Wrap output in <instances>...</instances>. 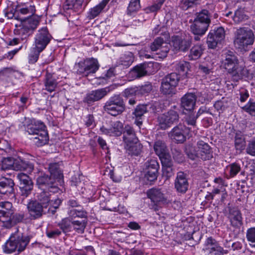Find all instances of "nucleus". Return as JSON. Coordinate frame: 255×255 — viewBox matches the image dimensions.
I'll return each instance as SVG.
<instances>
[{
	"label": "nucleus",
	"instance_id": "nucleus-35",
	"mask_svg": "<svg viewBox=\"0 0 255 255\" xmlns=\"http://www.w3.org/2000/svg\"><path fill=\"white\" fill-rule=\"evenodd\" d=\"M148 105H139L136 106L133 113L136 118L134 121V124L139 128L140 126L142 124V116L148 111Z\"/></svg>",
	"mask_w": 255,
	"mask_h": 255
},
{
	"label": "nucleus",
	"instance_id": "nucleus-38",
	"mask_svg": "<svg viewBox=\"0 0 255 255\" xmlns=\"http://www.w3.org/2000/svg\"><path fill=\"white\" fill-rule=\"evenodd\" d=\"M25 217L23 212H20L14 213L10 217L9 220L5 221V227L6 228H10L17 223H20L23 221Z\"/></svg>",
	"mask_w": 255,
	"mask_h": 255
},
{
	"label": "nucleus",
	"instance_id": "nucleus-30",
	"mask_svg": "<svg viewBox=\"0 0 255 255\" xmlns=\"http://www.w3.org/2000/svg\"><path fill=\"white\" fill-rule=\"evenodd\" d=\"M239 62L237 56L234 53L228 51L225 53V59L223 61L222 64L223 67L229 72Z\"/></svg>",
	"mask_w": 255,
	"mask_h": 255
},
{
	"label": "nucleus",
	"instance_id": "nucleus-22",
	"mask_svg": "<svg viewBox=\"0 0 255 255\" xmlns=\"http://www.w3.org/2000/svg\"><path fill=\"white\" fill-rule=\"evenodd\" d=\"M198 158L203 160H208L213 157L212 148L207 143L202 140H199L197 143Z\"/></svg>",
	"mask_w": 255,
	"mask_h": 255
},
{
	"label": "nucleus",
	"instance_id": "nucleus-37",
	"mask_svg": "<svg viewBox=\"0 0 255 255\" xmlns=\"http://www.w3.org/2000/svg\"><path fill=\"white\" fill-rule=\"evenodd\" d=\"M125 148L127 153L131 155L137 156L140 154L142 145L139 142V140L134 142H130L125 144Z\"/></svg>",
	"mask_w": 255,
	"mask_h": 255
},
{
	"label": "nucleus",
	"instance_id": "nucleus-36",
	"mask_svg": "<svg viewBox=\"0 0 255 255\" xmlns=\"http://www.w3.org/2000/svg\"><path fill=\"white\" fill-rule=\"evenodd\" d=\"M68 217L71 220L88 219V212L83 208L81 209H69L68 211Z\"/></svg>",
	"mask_w": 255,
	"mask_h": 255
},
{
	"label": "nucleus",
	"instance_id": "nucleus-14",
	"mask_svg": "<svg viewBox=\"0 0 255 255\" xmlns=\"http://www.w3.org/2000/svg\"><path fill=\"white\" fill-rule=\"evenodd\" d=\"M153 63H143L134 66L129 72V76L133 79L140 78L153 73Z\"/></svg>",
	"mask_w": 255,
	"mask_h": 255
},
{
	"label": "nucleus",
	"instance_id": "nucleus-12",
	"mask_svg": "<svg viewBox=\"0 0 255 255\" xmlns=\"http://www.w3.org/2000/svg\"><path fill=\"white\" fill-rule=\"evenodd\" d=\"M123 130V124L120 121H109L100 128L102 133L110 136H120Z\"/></svg>",
	"mask_w": 255,
	"mask_h": 255
},
{
	"label": "nucleus",
	"instance_id": "nucleus-42",
	"mask_svg": "<svg viewBox=\"0 0 255 255\" xmlns=\"http://www.w3.org/2000/svg\"><path fill=\"white\" fill-rule=\"evenodd\" d=\"M71 220L68 217L62 219L57 224L59 229L65 234H67L72 231Z\"/></svg>",
	"mask_w": 255,
	"mask_h": 255
},
{
	"label": "nucleus",
	"instance_id": "nucleus-43",
	"mask_svg": "<svg viewBox=\"0 0 255 255\" xmlns=\"http://www.w3.org/2000/svg\"><path fill=\"white\" fill-rule=\"evenodd\" d=\"M58 85L56 80L50 74H47L44 81L45 90L49 92L55 90Z\"/></svg>",
	"mask_w": 255,
	"mask_h": 255
},
{
	"label": "nucleus",
	"instance_id": "nucleus-49",
	"mask_svg": "<svg viewBox=\"0 0 255 255\" xmlns=\"http://www.w3.org/2000/svg\"><path fill=\"white\" fill-rule=\"evenodd\" d=\"M43 50L35 46L32 47L28 57V63L30 64L36 63L38 59L40 53Z\"/></svg>",
	"mask_w": 255,
	"mask_h": 255
},
{
	"label": "nucleus",
	"instance_id": "nucleus-59",
	"mask_svg": "<svg viewBox=\"0 0 255 255\" xmlns=\"http://www.w3.org/2000/svg\"><path fill=\"white\" fill-rule=\"evenodd\" d=\"M16 177L19 181V185L33 183L31 178L27 174L24 173L17 174Z\"/></svg>",
	"mask_w": 255,
	"mask_h": 255
},
{
	"label": "nucleus",
	"instance_id": "nucleus-56",
	"mask_svg": "<svg viewBox=\"0 0 255 255\" xmlns=\"http://www.w3.org/2000/svg\"><path fill=\"white\" fill-rule=\"evenodd\" d=\"M62 231L58 228L49 227L46 231V236L49 239H56L61 236Z\"/></svg>",
	"mask_w": 255,
	"mask_h": 255
},
{
	"label": "nucleus",
	"instance_id": "nucleus-39",
	"mask_svg": "<svg viewBox=\"0 0 255 255\" xmlns=\"http://www.w3.org/2000/svg\"><path fill=\"white\" fill-rule=\"evenodd\" d=\"M72 229L78 234H83L88 224V219L72 220Z\"/></svg>",
	"mask_w": 255,
	"mask_h": 255
},
{
	"label": "nucleus",
	"instance_id": "nucleus-21",
	"mask_svg": "<svg viewBox=\"0 0 255 255\" xmlns=\"http://www.w3.org/2000/svg\"><path fill=\"white\" fill-rule=\"evenodd\" d=\"M14 182L9 178H0V194L8 197L14 196Z\"/></svg>",
	"mask_w": 255,
	"mask_h": 255
},
{
	"label": "nucleus",
	"instance_id": "nucleus-51",
	"mask_svg": "<svg viewBox=\"0 0 255 255\" xmlns=\"http://www.w3.org/2000/svg\"><path fill=\"white\" fill-rule=\"evenodd\" d=\"M15 159V158L10 157L3 158L1 161V170L3 171L12 169L14 170Z\"/></svg>",
	"mask_w": 255,
	"mask_h": 255
},
{
	"label": "nucleus",
	"instance_id": "nucleus-19",
	"mask_svg": "<svg viewBox=\"0 0 255 255\" xmlns=\"http://www.w3.org/2000/svg\"><path fill=\"white\" fill-rule=\"evenodd\" d=\"M112 90V89L110 87H107L92 91L86 95L84 99V102L88 104H91L94 102L99 101L107 96Z\"/></svg>",
	"mask_w": 255,
	"mask_h": 255
},
{
	"label": "nucleus",
	"instance_id": "nucleus-7",
	"mask_svg": "<svg viewBox=\"0 0 255 255\" xmlns=\"http://www.w3.org/2000/svg\"><path fill=\"white\" fill-rule=\"evenodd\" d=\"M99 67L98 60L94 58H90L75 63L74 69L78 74L87 77L91 74L96 73Z\"/></svg>",
	"mask_w": 255,
	"mask_h": 255
},
{
	"label": "nucleus",
	"instance_id": "nucleus-4",
	"mask_svg": "<svg viewBox=\"0 0 255 255\" xmlns=\"http://www.w3.org/2000/svg\"><path fill=\"white\" fill-rule=\"evenodd\" d=\"M211 23V16L209 11L203 9L196 14L192 24L190 25L191 31L194 35H204Z\"/></svg>",
	"mask_w": 255,
	"mask_h": 255
},
{
	"label": "nucleus",
	"instance_id": "nucleus-1",
	"mask_svg": "<svg viewBox=\"0 0 255 255\" xmlns=\"http://www.w3.org/2000/svg\"><path fill=\"white\" fill-rule=\"evenodd\" d=\"M22 123L26 128V131L29 134L33 135V141L37 146H42L46 144L49 140L48 131L43 122L24 117Z\"/></svg>",
	"mask_w": 255,
	"mask_h": 255
},
{
	"label": "nucleus",
	"instance_id": "nucleus-15",
	"mask_svg": "<svg viewBox=\"0 0 255 255\" xmlns=\"http://www.w3.org/2000/svg\"><path fill=\"white\" fill-rule=\"evenodd\" d=\"M16 20H23L24 18L33 16L36 12L34 5L28 2H21L15 5Z\"/></svg>",
	"mask_w": 255,
	"mask_h": 255
},
{
	"label": "nucleus",
	"instance_id": "nucleus-60",
	"mask_svg": "<svg viewBox=\"0 0 255 255\" xmlns=\"http://www.w3.org/2000/svg\"><path fill=\"white\" fill-rule=\"evenodd\" d=\"M246 237L249 245L255 248V228H251L247 231Z\"/></svg>",
	"mask_w": 255,
	"mask_h": 255
},
{
	"label": "nucleus",
	"instance_id": "nucleus-40",
	"mask_svg": "<svg viewBox=\"0 0 255 255\" xmlns=\"http://www.w3.org/2000/svg\"><path fill=\"white\" fill-rule=\"evenodd\" d=\"M153 149L155 153L159 157H162L167 153V148L165 143L160 140L155 141L153 145Z\"/></svg>",
	"mask_w": 255,
	"mask_h": 255
},
{
	"label": "nucleus",
	"instance_id": "nucleus-44",
	"mask_svg": "<svg viewBox=\"0 0 255 255\" xmlns=\"http://www.w3.org/2000/svg\"><path fill=\"white\" fill-rule=\"evenodd\" d=\"M203 46L201 44H197L193 46L188 55L189 60H195L199 59L203 54Z\"/></svg>",
	"mask_w": 255,
	"mask_h": 255
},
{
	"label": "nucleus",
	"instance_id": "nucleus-34",
	"mask_svg": "<svg viewBox=\"0 0 255 255\" xmlns=\"http://www.w3.org/2000/svg\"><path fill=\"white\" fill-rule=\"evenodd\" d=\"M48 190H43L38 193L37 199H35L41 206H42L45 209L49 207L50 203L52 202V195Z\"/></svg>",
	"mask_w": 255,
	"mask_h": 255
},
{
	"label": "nucleus",
	"instance_id": "nucleus-57",
	"mask_svg": "<svg viewBox=\"0 0 255 255\" xmlns=\"http://www.w3.org/2000/svg\"><path fill=\"white\" fill-rule=\"evenodd\" d=\"M227 169L229 170L230 177H234L241 171V167L239 163L234 162L229 164Z\"/></svg>",
	"mask_w": 255,
	"mask_h": 255
},
{
	"label": "nucleus",
	"instance_id": "nucleus-58",
	"mask_svg": "<svg viewBox=\"0 0 255 255\" xmlns=\"http://www.w3.org/2000/svg\"><path fill=\"white\" fill-rule=\"evenodd\" d=\"M164 1L165 0H156L153 4L145 9L146 12L150 13L157 11L160 9Z\"/></svg>",
	"mask_w": 255,
	"mask_h": 255
},
{
	"label": "nucleus",
	"instance_id": "nucleus-63",
	"mask_svg": "<svg viewBox=\"0 0 255 255\" xmlns=\"http://www.w3.org/2000/svg\"><path fill=\"white\" fill-rule=\"evenodd\" d=\"M164 43V40L162 38L157 37L150 45V49L152 51H157L161 48L162 45Z\"/></svg>",
	"mask_w": 255,
	"mask_h": 255
},
{
	"label": "nucleus",
	"instance_id": "nucleus-50",
	"mask_svg": "<svg viewBox=\"0 0 255 255\" xmlns=\"http://www.w3.org/2000/svg\"><path fill=\"white\" fill-rule=\"evenodd\" d=\"M196 120L197 117L194 115H190L185 120V122L187 125L186 128L191 132H194L196 130Z\"/></svg>",
	"mask_w": 255,
	"mask_h": 255
},
{
	"label": "nucleus",
	"instance_id": "nucleus-61",
	"mask_svg": "<svg viewBox=\"0 0 255 255\" xmlns=\"http://www.w3.org/2000/svg\"><path fill=\"white\" fill-rule=\"evenodd\" d=\"M246 152L251 156H255V138H253L248 141L246 145Z\"/></svg>",
	"mask_w": 255,
	"mask_h": 255
},
{
	"label": "nucleus",
	"instance_id": "nucleus-46",
	"mask_svg": "<svg viewBox=\"0 0 255 255\" xmlns=\"http://www.w3.org/2000/svg\"><path fill=\"white\" fill-rule=\"evenodd\" d=\"M189 63L185 61H181L175 65V70L178 72V75L181 77L186 76L189 70Z\"/></svg>",
	"mask_w": 255,
	"mask_h": 255
},
{
	"label": "nucleus",
	"instance_id": "nucleus-64",
	"mask_svg": "<svg viewBox=\"0 0 255 255\" xmlns=\"http://www.w3.org/2000/svg\"><path fill=\"white\" fill-rule=\"evenodd\" d=\"M62 203V200L59 198H56L53 200L52 198V202L49 205V210H51L52 214H54L57 209Z\"/></svg>",
	"mask_w": 255,
	"mask_h": 255
},
{
	"label": "nucleus",
	"instance_id": "nucleus-32",
	"mask_svg": "<svg viewBox=\"0 0 255 255\" xmlns=\"http://www.w3.org/2000/svg\"><path fill=\"white\" fill-rule=\"evenodd\" d=\"M123 139L124 143L134 142L138 140L134 128L128 125H127L123 127L122 132Z\"/></svg>",
	"mask_w": 255,
	"mask_h": 255
},
{
	"label": "nucleus",
	"instance_id": "nucleus-33",
	"mask_svg": "<svg viewBox=\"0 0 255 255\" xmlns=\"http://www.w3.org/2000/svg\"><path fill=\"white\" fill-rule=\"evenodd\" d=\"M34 169V165L27 160L21 158H17L15 159L14 170L16 171H26L29 173L31 172Z\"/></svg>",
	"mask_w": 255,
	"mask_h": 255
},
{
	"label": "nucleus",
	"instance_id": "nucleus-41",
	"mask_svg": "<svg viewBox=\"0 0 255 255\" xmlns=\"http://www.w3.org/2000/svg\"><path fill=\"white\" fill-rule=\"evenodd\" d=\"M84 0H66L65 8L73 9L76 12L83 10V3Z\"/></svg>",
	"mask_w": 255,
	"mask_h": 255
},
{
	"label": "nucleus",
	"instance_id": "nucleus-16",
	"mask_svg": "<svg viewBox=\"0 0 255 255\" xmlns=\"http://www.w3.org/2000/svg\"><path fill=\"white\" fill-rule=\"evenodd\" d=\"M29 218L31 220L40 219L46 214V209L35 200H30L27 204Z\"/></svg>",
	"mask_w": 255,
	"mask_h": 255
},
{
	"label": "nucleus",
	"instance_id": "nucleus-55",
	"mask_svg": "<svg viewBox=\"0 0 255 255\" xmlns=\"http://www.w3.org/2000/svg\"><path fill=\"white\" fill-rule=\"evenodd\" d=\"M138 95L148 94L152 90V85L149 82H146L144 84L137 87Z\"/></svg>",
	"mask_w": 255,
	"mask_h": 255
},
{
	"label": "nucleus",
	"instance_id": "nucleus-53",
	"mask_svg": "<svg viewBox=\"0 0 255 255\" xmlns=\"http://www.w3.org/2000/svg\"><path fill=\"white\" fill-rule=\"evenodd\" d=\"M19 188L20 196L26 198L31 194L33 188V183L19 185Z\"/></svg>",
	"mask_w": 255,
	"mask_h": 255
},
{
	"label": "nucleus",
	"instance_id": "nucleus-62",
	"mask_svg": "<svg viewBox=\"0 0 255 255\" xmlns=\"http://www.w3.org/2000/svg\"><path fill=\"white\" fill-rule=\"evenodd\" d=\"M243 109L253 116H255V102L250 99L248 103L243 107Z\"/></svg>",
	"mask_w": 255,
	"mask_h": 255
},
{
	"label": "nucleus",
	"instance_id": "nucleus-27",
	"mask_svg": "<svg viewBox=\"0 0 255 255\" xmlns=\"http://www.w3.org/2000/svg\"><path fill=\"white\" fill-rule=\"evenodd\" d=\"M228 73L234 81H238L244 77H248L249 71L244 64L239 62Z\"/></svg>",
	"mask_w": 255,
	"mask_h": 255
},
{
	"label": "nucleus",
	"instance_id": "nucleus-26",
	"mask_svg": "<svg viewBox=\"0 0 255 255\" xmlns=\"http://www.w3.org/2000/svg\"><path fill=\"white\" fill-rule=\"evenodd\" d=\"M185 129L186 126L179 124L172 129L169 133V136L177 142L183 143L186 140L184 131Z\"/></svg>",
	"mask_w": 255,
	"mask_h": 255
},
{
	"label": "nucleus",
	"instance_id": "nucleus-47",
	"mask_svg": "<svg viewBox=\"0 0 255 255\" xmlns=\"http://www.w3.org/2000/svg\"><path fill=\"white\" fill-rule=\"evenodd\" d=\"M134 57L131 52L127 53L122 55L119 59V64L127 67H129L133 62Z\"/></svg>",
	"mask_w": 255,
	"mask_h": 255
},
{
	"label": "nucleus",
	"instance_id": "nucleus-31",
	"mask_svg": "<svg viewBox=\"0 0 255 255\" xmlns=\"http://www.w3.org/2000/svg\"><path fill=\"white\" fill-rule=\"evenodd\" d=\"M228 218L231 225L235 228H239L243 224L242 214L237 208L229 209Z\"/></svg>",
	"mask_w": 255,
	"mask_h": 255
},
{
	"label": "nucleus",
	"instance_id": "nucleus-54",
	"mask_svg": "<svg viewBox=\"0 0 255 255\" xmlns=\"http://www.w3.org/2000/svg\"><path fill=\"white\" fill-rule=\"evenodd\" d=\"M248 19V16L247 15L243 9H237L235 12L233 19L236 23H239Z\"/></svg>",
	"mask_w": 255,
	"mask_h": 255
},
{
	"label": "nucleus",
	"instance_id": "nucleus-8",
	"mask_svg": "<svg viewBox=\"0 0 255 255\" xmlns=\"http://www.w3.org/2000/svg\"><path fill=\"white\" fill-rule=\"evenodd\" d=\"M180 79V76L176 73L173 72L166 75L162 80L160 90L164 95L175 93V88Z\"/></svg>",
	"mask_w": 255,
	"mask_h": 255
},
{
	"label": "nucleus",
	"instance_id": "nucleus-11",
	"mask_svg": "<svg viewBox=\"0 0 255 255\" xmlns=\"http://www.w3.org/2000/svg\"><path fill=\"white\" fill-rule=\"evenodd\" d=\"M36 184L38 187L43 190H48L52 193H56L59 190L55 178L46 174H41L37 177Z\"/></svg>",
	"mask_w": 255,
	"mask_h": 255
},
{
	"label": "nucleus",
	"instance_id": "nucleus-3",
	"mask_svg": "<svg viewBox=\"0 0 255 255\" xmlns=\"http://www.w3.org/2000/svg\"><path fill=\"white\" fill-rule=\"evenodd\" d=\"M30 238L22 233H17L10 236L3 247V251L6 254H10L16 250L18 253L23 251L29 244Z\"/></svg>",
	"mask_w": 255,
	"mask_h": 255
},
{
	"label": "nucleus",
	"instance_id": "nucleus-28",
	"mask_svg": "<svg viewBox=\"0 0 255 255\" xmlns=\"http://www.w3.org/2000/svg\"><path fill=\"white\" fill-rule=\"evenodd\" d=\"M197 100L196 95L193 93H187L181 99V107L184 110L191 111L194 109Z\"/></svg>",
	"mask_w": 255,
	"mask_h": 255
},
{
	"label": "nucleus",
	"instance_id": "nucleus-2",
	"mask_svg": "<svg viewBox=\"0 0 255 255\" xmlns=\"http://www.w3.org/2000/svg\"><path fill=\"white\" fill-rule=\"evenodd\" d=\"M255 37L253 30L247 27H240L234 33V44L241 52L250 50L253 45Z\"/></svg>",
	"mask_w": 255,
	"mask_h": 255
},
{
	"label": "nucleus",
	"instance_id": "nucleus-5",
	"mask_svg": "<svg viewBox=\"0 0 255 255\" xmlns=\"http://www.w3.org/2000/svg\"><path fill=\"white\" fill-rule=\"evenodd\" d=\"M19 21H20V23L19 25L15 24L14 33L15 35H18L21 40L26 39L32 35L39 24V19L33 16Z\"/></svg>",
	"mask_w": 255,
	"mask_h": 255
},
{
	"label": "nucleus",
	"instance_id": "nucleus-48",
	"mask_svg": "<svg viewBox=\"0 0 255 255\" xmlns=\"http://www.w3.org/2000/svg\"><path fill=\"white\" fill-rule=\"evenodd\" d=\"M105 7V6L100 2L97 5L90 9L87 12V18L90 20L95 18L99 15Z\"/></svg>",
	"mask_w": 255,
	"mask_h": 255
},
{
	"label": "nucleus",
	"instance_id": "nucleus-25",
	"mask_svg": "<svg viewBox=\"0 0 255 255\" xmlns=\"http://www.w3.org/2000/svg\"><path fill=\"white\" fill-rule=\"evenodd\" d=\"M147 197L150 199L151 202L153 203L154 205L165 203L167 202V198L165 195L162 193L161 189L152 188L147 191Z\"/></svg>",
	"mask_w": 255,
	"mask_h": 255
},
{
	"label": "nucleus",
	"instance_id": "nucleus-29",
	"mask_svg": "<svg viewBox=\"0 0 255 255\" xmlns=\"http://www.w3.org/2000/svg\"><path fill=\"white\" fill-rule=\"evenodd\" d=\"M246 135L240 130H236L234 136V146L236 150L242 153L245 149L246 144Z\"/></svg>",
	"mask_w": 255,
	"mask_h": 255
},
{
	"label": "nucleus",
	"instance_id": "nucleus-23",
	"mask_svg": "<svg viewBox=\"0 0 255 255\" xmlns=\"http://www.w3.org/2000/svg\"><path fill=\"white\" fill-rule=\"evenodd\" d=\"M14 212V209L11 203L8 201L0 202V221L3 223L2 226L5 227V221L9 220Z\"/></svg>",
	"mask_w": 255,
	"mask_h": 255
},
{
	"label": "nucleus",
	"instance_id": "nucleus-20",
	"mask_svg": "<svg viewBox=\"0 0 255 255\" xmlns=\"http://www.w3.org/2000/svg\"><path fill=\"white\" fill-rule=\"evenodd\" d=\"M189 182L187 175L183 172H178L174 181V188L178 193L185 194L188 189Z\"/></svg>",
	"mask_w": 255,
	"mask_h": 255
},
{
	"label": "nucleus",
	"instance_id": "nucleus-9",
	"mask_svg": "<svg viewBox=\"0 0 255 255\" xmlns=\"http://www.w3.org/2000/svg\"><path fill=\"white\" fill-rule=\"evenodd\" d=\"M179 119V114L175 109H170L167 112L159 115L157 122L160 128L166 129L174 124L177 123Z\"/></svg>",
	"mask_w": 255,
	"mask_h": 255
},
{
	"label": "nucleus",
	"instance_id": "nucleus-17",
	"mask_svg": "<svg viewBox=\"0 0 255 255\" xmlns=\"http://www.w3.org/2000/svg\"><path fill=\"white\" fill-rule=\"evenodd\" d=\"M192 42V38L189 35L184 37L178 35L173 36L172 40V44L174 49L176 51L181 52L187 51L190 47Z\"/></svg>",
	"mask_w": 255,
	"mask_h": 255
},
{
	"label": "nucleus",
	"instance_id": "nucleus-6",
	"mask_svg": "<svg viewBox=\"0 0 255 255\" xmlns=\"http://www.w3.org/2000/svg\"><path fill=\"white\" fill-rule=\"evenodd\" d=\"M103 109L106 113L113 116L119 115L126 109L124 99L120 95H114L106 102Z\"/></svg>",
	"mask_w": 255,
	"mask_h": 255
},
{
	"label": "nucleus",
	"instance_id": "nucleus-45",
	"mask_svg": "<svg viewBox=\"0 0 255 255\" xmlns=\"http://www.w3.org/2000/svg\"><path fill=\"white\" fill-rule=\"evenodd\" d=\"M140 8V0H130L127 9L128 16H133Z\"/></svg>",
	"mask_w": 255,
	"mask_h": 255
},
{
	"label": "nucleus",
	"instance_id": "nucleus-10",
	"mask_svg": "<svg viewBox=\"0 0 255 255\" xmlns=\"http://www.w3.org/2000/svg\"><path fill=\"white\" fill-rule=\"evenodd\" d=\"M225 31L223 27L211 29L207 37V44L209 48L215 49L222 43L225 39Z\"/></svg>",
	"mask_w": 255,
	"mask_h": 255
},
{
	"label": "nucleus",
	"instance_id": "nucleus-13",
	"mask_svg": "<svg viewBox=\"0 0 255 255\" xmlns=\"http://www.w3.org/2000/svg\"><path fill=\"white\" fill-rule=\"evenodd\" d=\"M52 39V36L47 27H43L37 31L35 35L34 45L44 50Z\"/></svg>",
	"mask_w": 255,
	"mask_h": 255
},
{
	"label": "nucleus",
	"instance_id": "nucleus-18",
	"mask_svg": "<svg viewBox=\"0 0 255 255\" xmlns=\"http://www.w3.org/2000/svg\"><path fill=\"white\" fill-rule=\"evenodd\" d=\"M205 250L213 255H224L229 253L228 250H224L220 246L218 242L212 237H208L205 242Z\"/></svg>",
	"mask_w": 255,
	"mask_h": 255
},
{
	"label": "nucleus",
	"instance_id": "nucleus-24",
	"mask_svg": "<svg viewBox=\"0 0 255 255\" xmlns=\"http://www.w3.org/2000/svg\"><path fill=\"white\" fill-rule=\"evenodd\" d=\"M146 171L145 178L149 181H154L157 179L159 165L155 159H150L146 163Z\"/></svg>",
	"mask_w": 255,
	"mask_h": 255
},
{
	"label": "nucleus",
	"instance_id": "nucleus-52",
	"mask_svg": "<svg viewBox=\"0 0 255 255\" xmlns=\"http://www.w3.org/2000/svg\"><path fill=\"white\" fill-rule=\"evenodd\" d=\"M48 170L50 173V175L56 178H60L62 176V173L60 169L59 165L57 163H50L49 165Z\"/></svg>",
	"mask_w": 255,
	"mask_h": 255
}]
</instances>
